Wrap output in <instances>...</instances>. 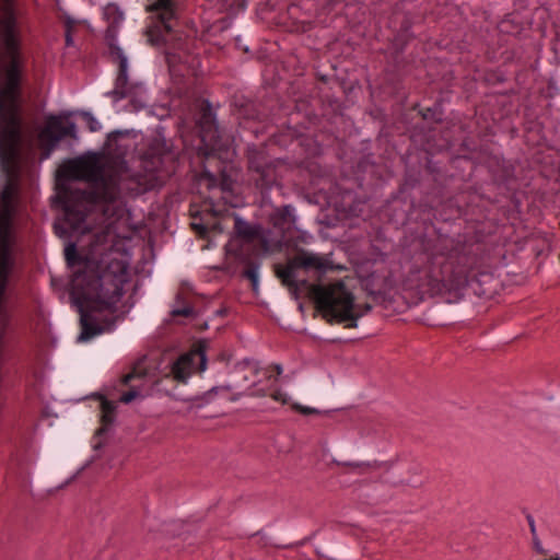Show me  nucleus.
Here are the masks:
<instances>
[{
  "label": "nucleus",
  "instance_id": "1",
  "mask_svg": "<svg viewBox=\"0 0 560 560\" xmlns=\"http://www.w3.org/2000/svg\"><path fill=\"white\" fill-rule=\"evenodd\" d=\"M62 210L65 218L62 223L55 225L57 232L61 235L79 234L81 242L86 238L88 243L81 249L69 244L65 256L73 269L71 294L80 313L79 340L89 341L114 329L116 306L130 277L131 218L128 212V221L121 224L113 210L105 217L102 209L93 207L84 210L86 219L74 228Z\"/></svg>",
  "mask_w": 560,
  "mask_h": 560
},
{
  "label": "nucleus",
  "instance_id": "2",
  "mask_svg": "<svg viewBox=\"0 0 560 560\" xmlns=\"http://www.w3.org/2000/svg\"><path fill=\"white\" fill-rule=\"evenodd\" d=\"M102 152H88L63 162L57 170V200L66 210L67 220L80 226L86 219L84 210L98 207L103 215L108 211L118 222L128 221V209L120 198V182L128 176V166L121 152L114 153L118 142H104Z\"/></svg>",
  "mask_w": 560,
  "mask_h": 560
},
{
  "label": "nucleus",
  "instance_id": "3",
  "mask_svg": "<svg viewBox=\"0 0 560 560\" xmlns=\"http://www.w3.org/2000/svg\"><path fill=\"white\" fill-rule=\"evenodd\" d=\"M314 271L319 278L334 269L328 256L299 249L284 266H277L276 273L281 282L294 292H305L314 301L317 311L328 322L345 323L347 328L357 327L358 320L370 310V304L355 302L353 293L342 281L334 283H311L299 278V270Z\"/></svg>",
  "mask_w": 560,
  "mask_h": 560
},
{
  "label": "nucleus",
  "instance_id": "4",
  "mask_svg": "<svg viewBox=\"0 0 560 560\" xmlns=\"http://www.w3.org/2000/svg\"><path fill=\"white\" fill-rule=\"evenodd\" d=\"M202 211L206 212V217L200 215L199 221L191 223V228L202 237L209 233H222L225 229L223 221L226 217H232L234 234L225 245V249L229 255L241 261L279 250L283 245L295 241L291 235V229L295 225L292 206L277 208L270 214V222L277 230L275 236H271L261 226L249 224L229 209H221L212 198L205 201Z\"/></svg>",
  "mask_w": 560,
  "mask_h": 560
},
{
  "label": "nucleus",
  "instance_id": "5",
  "mask_svg": "<svg viewBox=\"0 0 560 560\" xmlns=\"http://www.w3.org/2000/svg\"><path fill=\"white\" fill-rule=\"evenodd\" d=\"M413 267L420 273L419 280L430 290L441 291L463 272L458 268L465 259L460 256L463 248L455 246L453 240L439 237L423 242Z\"/></svg>",
  "mask_w": 560,
  "mask_h": 560
},
{
  "label": "nucleus",
  "instance_id": "6",
  "mask_svg": "<svg viewBox=\"0 0 560 560\" xmlns=\"http://www.w3.org/2000/svg\"><path fill=\"white\" fill-rule=\"evenodd\" d=\"M8 47L13 56L5 69L4 85L0 91V131L7 138L5 140H19L21 131L18 105L20 66L15 57V43L11 35L8 36Z\"/></svg>",
  "mask_w": 560,
  "mask_h": 560
},
{
  "label": "nucleus",
  "instance_id": "7",
  "mask_svg": "<svg viewBox=\"0 0 560 560\" xmlns=\"http://www.w3.org/2000/svg\"><path fill=\"white\" fill-rule=\"evenodd\" d=\"M198 155L203 162L202 175L209 185L215 186L220 182L221 192L232 190V179L226 174L235 155L234 142H199Z\"/></svg>",
  "mask_w": 560,
  "mask_h": 560
},
{
  "label": "nucleus",
  "instance_id": "8",
  "mask_svg": "<svg viewBox=\"0 0 560 560\" xmlns=\"http://www.w3.org/2000/svg\"><path fill=\"white\" fill-rule=\"evenodd\" d=\"M207 368V358L205 351L200 348L180 354L170 366V372L161 380L155 382L158 390L170 393V389L164 386L165 383H182L186 384L188 378L196 372H203Z\"/></svg>",
  "mask_w": 560,
  "mask_h": 560
},
{
  "label": "nucleus",
  "instance_id": "9",
  "mask_svg": "<svg viewBox=\"0 0 560 560\" xmlns=\"http://www.w3.org/2000/svg\"><path fill=\"white\" fill-rule=\"evenodd\" d=\"M75 112H61L59 114H49L45 118L43 133L48 137L47 140H78V122Z\"/></svg>",
  "mask_w": 560,
  "mask_h": 560
},
{
  "label": "nucleus",
  "instance_id": "10",
  "mask_svg": "<svg viewBox=\"0 0 560 560\" xmlns=\"http://www.w3.org/2000/svg\"><path fill=\"white\" fill-rule=\"evenodd\" d=\"M110 56L113 61L117 65V77L115 79L114 88L110 91H107L104 95L109 97L113 94L122 93L124 88L132 83L130 80L129 70V59L125 54L124 49L117 43H109Z\"/></svg>",
  "mask_w": 560,
  "mask_h": 560
},
{
  "label": "nucleus",
  "instance_id": "11",
  "mask_svg": "<svg viewBox=\"0 0 560 560\" xmlns=\"http://www.w3.org/2000/svg\"><path fill=\"white\" fill-rule=\"evenodd\" d=\"M14 266L11 246L7 236V231L0 223V304L7 291L10 275Z\"/></svg>",
  "mask_w": 560,
  "mask_h": 560
},
{
  "label": "nucleus",
  "instance_id": "12",
  "mask_svg": "<svg viewBox=\"0 0 560 560\" xmlns=\"http://www.w3.org/2000/svg\"><path fill=\"white\" fill-rule=\"evenodd\" d=\"M148 382L144 372L133 369L121 378L122 385L129 387V389L121 394L119 400L124 404H129L138 397H143L148 393L145 387Z\"/></svg>",
  "mask_w": 560,
  "mask_h": 560
},
{
  "label": "nucleus",
  "instance_id": "13",
  "mask_svg": "<svg viewBox=\"0 0 560 560\" xmlns=\"http://www.w3.org/2000/svg\"><path fill=\"white\" fill-rule=\"evenodd\" d=\"M114 102L121 100H129L132 110H140L147 107L149 103V93L147 86L139 81H135L124 88L122 93L113 94L109 96Z\"/></svg>",
  "mask_w": 560,
  "mask_h": 560
},
{
  "label": "nucleus",
  "instance_id": "14",
  "mask_svg": "<svg viewBox=\"0 0 560 560\" xmlns=\"http://www.w3.org/2000/svg\"><path fill=\"white\" fill-rule=\"evenodd\" d=\"M199 138L206 140H220L223 135L220 131L215 114L211 110L210 105L208 109L203 110L197 121Z\"/></svg>",
  "mask_w": 560,
  "mask_h": 560
},
{
  "label": "nucleus",
  "instance_id": "15",
  "mask_svg": "<svg viewBox=\"0 0 560 560\" xmlns=\"http://www.w3.org/2000/svg\"><path fill=\"white\" fill-rule=\"evenodd\" d=\"M103 16L108 22V28L106 33L108 44L110 42L116 43V37L113 33L115 32L116 27L122 24L125 20L124 12L117 4L109 3L103 8Z\"/></svg>",
  "mask_w": 560,
  "mask_h": 560
},
{
  "label": "nucleus",
  "instance_id": "16",
  "mask_svg": "<svg viewBox=\"0 0 560 560\" xmlns=\"http://www.w3.org/2000/svg\"><path fill=\"white\" fill-rule=\"evenodd\" d=\"M101 408V424L102 427L96 431L97 435L106 432V430L113 424L116 416L117 404L112 400H107L104 397H100Z\"/></svg>",
  "mask_w": 560,
  "mask_h": 560
},
{
  "label": "nucleus",
  "instance_id": "17",
  "mask_svg": "<svg viewBox=\"0 0 560 560\" xmlns=\"http://www.w3.org/2000/svg\"><path fill=\"white\" fill-rule=\"evenodd\" d=\"M15 194H16L15 185L11 182H7V184L4 185V187L1 191V195H0V199H1L4 212H5V217L0 218V223L5 229V231H8V218L13 208V201H14ZM7 236L9 237V232H7Z\"/></svg>",
  "mask_w": 560,
  "mask_h": 560
},
{
  "label": "nucleus",
  "instance_id": "18",
  "mask_svg": "<svg viewBox=\"0 0 560 560\" xmlns=\"http://www.w3.org/2000/svg\"><path fill=\"white\" fill-rule=\"evenodd\" d=\"M249 166L259 173V182L262 188H269L277 183L276 171L271 170L269 166L255 162L254 160H249Z\"/></svg>",
  "mask_w": 560,
  "mask_h": 560
},
{
  "label": "nucleus",
  "instance_id": "19",
  "mask_svg": "<svg viewBox=\"0 0 560 560\" xmlns=\"http://www.w3.org/2000/svg\"><path fill=\"white\" fill-rule=\"evenodd\" d=\"M195 315V310L187 301V298L183 293H178L175 299V303L171 311V316L173 318L185 317L189 318Z\"/></svg>",
  "mask_w": 560,
  "mask_h": 560
},
{
  "label": "nucleus",
  "instance_id": "20",
  "mask_svg": "<svg viewBox=\"0 0 560 560\" xmlns=\"http://www.w3.org/2000/svg\"><path fill=\"white\" fill-rule=\"evenodd\" d=\"M148 9L150 11H160L165 27L171 28L167 22L173 18V0H156Z\"/></svg>",
  "mask_w": 560,
  "mask_h": 560
},
{
  "label": "nucleus",
  "instance_id": "21",
  "mask_svg": "<svg viewBox=\"0 0 560 560\" xmlns=\"http://www.w3.org/2000/svg\"><path fill=\"white\" fill-rule=\"evenodd\" d=\"M77 117L80 118L81 125L91 132H96L102 129L100 120L90 112H75Z\"/></svg>",
  "mask_w": 560,
  "mask_h": 560
},
{
  "label": "nucleus",
  "instance_id": "22",
  "mask_svg": "<svg viewBox=\"0 0 560 560\" xmlns=\"http://www.w3.org/2000/svg\"><path fill=\"white\" fill-rule=\"evenodd\" d=\"M244 276L250 281L253 290H257L259 284V266L254 262H248Z\"/></svg>",
  "mask_w": 560,
  "mask_h": 560
},
{
  "label": "nucleus",
  "instance_id": "23",
  "mask_svg": "<svg viewBox=\"0 0 560 560\" xmlns=\"http://www.w3.org/2000/svg\"><path fill=\"white\" fill-rule=\"evenodd\" d=\"M421 114L423 119L428 121L442 120V109L439 104H434L432 107H427Z\"/></svg>",
  "mask_w": 560,
  "mask_h": 560
},
{
  "label": "nucleus",
  "instance_id": "24",
  "mask_svg": "<svg viewBox=\"0 0 560 560\" xmlns=\"http://www.w3.org/2000/svg\"><path fill=\"white\" fill-rule=\"evenodd\" d=\"M501 168H502V174L499 175V178L502 182H508V180H510V179L515 177V170H514V167L509 162H506L505 160H502Z\"/></svg>",
  "mask_w": 560,
  "mask_h": 560
},
{
  "label": "nucleus",
  "instance_id": "25",
  "mask_svg": "<svg viewBox=\"0 0 560 560\" xmlns=\"http://www.w3.org/2000/svg\"><path fill=\"white\" fill-rule=\"evenodd\" d=\"M305 167L307 168V171L314 176V177H322L323 176V172H322V168L320 166L316 163V162H313V161H304L303 162Z\"/></svg>",
  "mask_w": 560,
  "mask_h": 560
},
{
  "label": "nucleus",
  "instance_id": "26",
  "mask_svg": "<svg viewBox=\"0 0 560 560\" xmlns=\"http://www.w3.org/2000/svg\"><path fill=\"white\" fill-rule=\"evenodd\" d=\"M540 143H541V142H536L537 148H536V150H535V155H536L535 161H536V163H538V164H544V165H545V164H548V163H549L548 159L550 158V154H546V153H544V152L541 151V149L539 148V144H540Z\"/></svg>",
  "mask_w": 560,
  "mask_h": 560
},
{
  "label": "nucleus",
  "instance_id": "27",
  "mask_svg": "<svg viewBox=\"0 0 560 560\" xmlns=\"http://www.w3.org/2000/svg\"><path fill=\"white\" fill-rule=\"evenodd\" d=\"M292 409H294L295 411H299L302 415H306V416L319 413V411L317 409L312 408V407L302 406L298 402L292 404Z\"/></svg>",
  "mask_w": 560,
  "mask_h": 560
},
{
  "label": "nucleus",
  "instance_id": "28",
  "mask_svg": "<svg viewBox=\"0 0 560 560\" xmlns=\"http://www.w3.org/2000/svg\"><path fill=\"white\" fill-rule=\"evenodd\" d=\"M130 133H131V131H129V130L116 129V130H113L107 133L106 140H108V141L118 140V138H120V137H129Z\"/></svg>",
  "mask_w": 560,
  "mask_h": 560
},
{
  "label": "nucleus",
  "instance_id": "29",
  "mask_svg": "<svg viewBox=\"0 0 560 560\" xmlns=\"http://www.w3.org/2000/svg\"><path fill=\"white\" fill-rule=\"evenodd\" d=\"M282 366L280 364H271L268 368V380H272L282 374Z\"/></svg>",
  "mask_w": 560,
  "mask_h": 560
},
{
  "label": "nucleus",
  "instance_id": "30",
  "mask_svg": "<svg viewBox=\"0 0 560 560\" xmlns=\"http://www.w3.org/2000/svg\"><path fill=\"white\" fill-rule=\"evenodd\" d=\"M270 396L273 400L280 401L282 404H288L289 401L288 395L280 389H275Z\"/></svg>",
  "mask_w": 560,
  "mask_h": 560
},
{
  "label": "nucleus",
  "instance_id": "31",
  "mask_svg": "<svg viewBox=\"0 0 560 560\" xmlns=\"http://www.w3.org/2000/svg\"><path fill=\"white\" fill-rule=\"evenodd\" d=\"M343 465L351 467L352 469L359 470L360 472L370 466L369 463L364 462L343 463Z\"/></svg>",
  "mask_w": 560,
  "mask_h": 560
},
{
  "label": "nucleus",
  "instance_id": "32",
  "mask_svg": "<svg viewBox=\"0 0 560 560\" xmlns=\"http://www.w3.org/2000/svg\"><path fill=\"white\" fill-rule=\"evenodd\" d=\"M295 238L298 242L308 244L313 236L306 232L298 231V236Z\"/></svg>",
  "mask_w": 560,
  "mask_h": 560
},
{
  "label": "nucleus",
  "instance_id": "33",
  "mask_svg": "<svg viewBox=\"0 0 560 560\" xmlns=\"http://www.w3.org/2000/svg\"><path fill=\"white\" fill-rule=\"evenodd\" d=\"M167 158H168V155H167V154H165V155H163V156L159 158L156 161H155V160H153V161H152V163H151L152 165H151L150 170H151V171H156V170L160 167V165L163 163V161H164L165 159H167Z\"/></svg>",
  "mask_w": 560,
  "mask_h": 560
},
{
  "label": "nucleus",
  "instance_id": "34",
  "mask_svg": "<svg viewBox=\"0 0 560 560\" xmlns=\"http://www.w3.org/2000/svg\"><path fill=\"white\" fill-rule=\"evenodd\" d=\"M223 9H232L235 7L238 0H219Z\"/></svg>",
  "mask_w": 560,
  "mask_h": 560
},
{
  "label": "nucleus",
  "instance_id": "35",
  "mask_svg": "<svg viewBox=\"0 0 560 560\" xmlns=\"http://www.w3.org/2000/svg\"><path fill=\"white\" fill-rule=\"evenodd\" d=\"M47 144V153L46 158L49 156L50 151H52L58 142L51 141V142H45Z\"/></svg>",
  "mask_w": 560,
  "mask_h": 560
},
{
  "label": "nucleus",
  "instance_id": "36",
  "mask_svg": "<svg viewBox=\"0 0 560 560\" xmlns=\"http://www.w3.org/2000/svg\"><path fill=\"white\" fill-rule=\"evenodd\" d=\"M527 521H528V525H529V527H530V532H532L533 534H535V530H536V529H535V521H534V518H533L530 515H528V516H527Z\"/></svg>",
  "mask_w": 560,
  "mask_h": 560
},
{
  "label": "nucleus",
  "instance_id": "37",
  "mask_svg": "<svg viewBox=\"0 0 560 560\" xmlns=\"http://www.w3.org/2000/svg\"><path fill=\"white\" fill-rule=\"evenodd\" d=\"M254 395L258 396V397H264V396H266V392L264 389H258L255 392Z\"/></svg>",
  "mask_w": 560,
  "mask_h": 560
},
{
  "label": "nucleus",
  "instance_id": "38",
  "mask_svg": "<svg viewBox=\"0 0 560 560\" xmlns=\"http://www.w3.org/2000/svg\"><path fill=\"white\" fill-rule=\"evenodd\" d=\"M66 39H67V44H68V45H71V44H72V37H71V35H70V33H69V32H67Z\"/></svg>",
  "mask_w": 560,
  "mask_h": 560
},
{
  "label": "nucleus",
  "instance_id": "39",
  "mask_svg": "<svg viewBox=\"0 0 560 560\" xmlns=\"http://www.w3.org/2000/svg\"><path fill=\"white\" fill-rule=\"evenodd\" d=\"M217 390H218V388H217V387H214V388H212L211 390H209L208 395H211L212 393H214V392H217Z\"/></svg>",
  "mask_w": 560,
  "mask_h": 560
},
{
  "label": "nucleus",
  "instance_id": "40",
  "mask_svg": "<svg viewBox=\"0 0 560 560\" xmlns=\"http://www.w3.org/2000/svg\"><path fill=\"white\" fill-rule=\"evenodd\" d=\"M5 144H18L19 142H14V141H11V142H4Z\"/></svg>",
  "mask_w": 560,
  "mask_h": 560
},
{
  "label": "nucleus",
  "instance_id": "41",
  "mask_svg": "<svg viewBox=\"0 0 560 560\" xmlns=\"http://www.w3.org/2000/svg\"><path fill=\"white\" fill-rule=\"evenodd\" d=\"M307 145H310L312 142L311 141H307L305 142ZM314 144H316L317 142H313Z\"/></svg>",
  "mask_w": 560,
  "mask_h": 560
},
{
  "label": "nucleus",
  "instance_id": "42",
  "mask_svg": "<svg viewBox=\"0 0 560 560\" xmlns=\"http://www.w3.org/2000/svg\"><path fill=\"white\" fill-rule=\"evenodd\" d=\"M155 143H156V144H160V143H162V144H166V141H163V142H155Z\"/></svg>",
  "mask_w": 560,
  "mask_h": 560
}]
</instances>
